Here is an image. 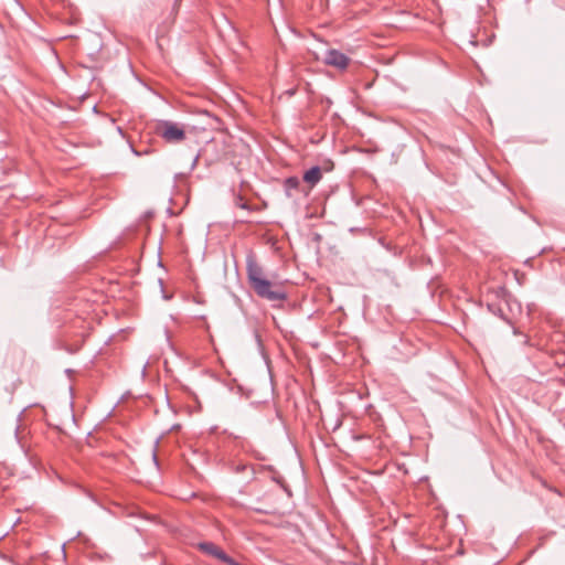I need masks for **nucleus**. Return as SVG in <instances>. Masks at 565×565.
<instances>
[{
  "mask_svg": "<svg viewBox=\"0 0 565 565\" xmlns=\"http://www.w3.org/2000/svg\"><path fill=\"white\" fill-rule=\"evenodd\" d=\"M8 534V532H6L2 536H0V540H3V537Z\"/></svg>",
  "mask_w": 565,
  "mask_h": 565,
  "instance_id": "423d86ee",
  "label": "nucleus"
},
{
  "mask_svg": "<svg viewBox=\"0 0 565 565\" xmlns=\"http://www.w3.org/2000/svg\"><path fill=\"white\" fill-rule=\"evenodd\" d=\"M286 185L289 188V189H296L298 188L299 185V180L297 178H289L287 179L286 181Z\"/></svg>",
  "mask_w": 565,
  "mask_h": 565,
  "instance_id": "39448f33",
  "label": "nucleus"
},
{
  "mask_svg": "<svg viewBox=\"0 0 565 565\" xmlns=\"http://www.w3.org/2000/svg\"><path fill=\"white\" fill-rule=\"evenodd\" d=\"M247 275L253 289L258 296L270 301L285 298V294L265 278L263 268L255 262H248Z\"/></svg>",
  "mask_w": 565,
  "mask_h": 565,
  "instance_id": "f257e3e1",
  "label": "nucleus"
},
{
  "mask_svg": "<svg viewBox=\"0 0 565 565\" xmlns=\"http://www.w3.org/2000/svg\"><path fill=\"white\" fill-rule=\"evenodd\" d=\"M156 131L158 136L169 143H178L185 139V131L182 127L170 121L158 124Z\"/></svg>",
  "mask_w": 565,
  "mask_h": 565,
  "instance_id": "f03ea898",
  "label": "nucleus"
},
{
  "mask_svg": "<svg viewBox=\"0 0 565 565\" xmlns=\"http://www.w3.org/2000/svg\"><path fill=\"white\" fill-rule=\"evenodd\" d=\"M322 62L339 71H345L350 65L351 58L335 49H329L326 51Z\"/></svg>",
  "mask_w": 565,
  "mask_h": 565,
  "instance_id": "7ed1b4c3",
  "label": "nucleus"
},
{
  "mask_svg": "<svg viewBox=\"0 0 565 565\" xmlns=\"http://www.w3.org/2000/svg\"><path fill=\"white\" fill-rule=\"evenodd\" d=\"M321 177V169L319 167H313L303 174V180L307 183H310L311 186H313L316 183L320 181Z\"/></svg>",
  "mask_w": 565,
  "mask_h": 565,
  "instance_id": "20e7f679",
  "label": "nucleus"
}]
</instances>
